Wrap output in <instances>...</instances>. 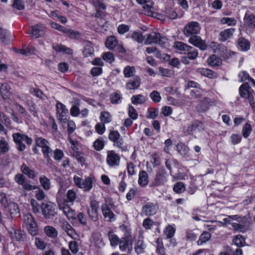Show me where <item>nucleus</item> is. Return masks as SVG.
Wrapping results in <instances>:
<instances>
[{
    "label": "nucleus",
    "mask_w": 255,
    "mask_h": 255,
    "mask_svg": "<svg viewBox=\"0 0 255 255\" xmlns=\"http://www.w3.org/2000/svg\"><path fill=\"white\" fill-rule=\"evenodd\" d=\"M57 116L58 119L61 121L66 120V116L68 111L65 105L61 103L58 102L56 104Z\"/></svg>",
    "instance_id": "nucleus-12"
},
{
    "label": "nucleus",
    "mask_w": 255,
    "mask_h": 255,
    "mask_svg": "<svg viewBox=\"0 0 255 255\" xmlns=\"http://www.w3.org/2000/svg\"><path fill=\"white\" fill-rule=\"evenodd\" d=\"M62 228L65 232L67 233V235L71 237L72 238H75L76 236V233L73 228V227L69 224L67 221L63 222L62 225Z\"/></svg>",
    "instance_id": "nucleus-21"
},
{
    "label": "nucleus",
    "mask_w": 255,
    "mask_h": 255,
    "mask_svg": "<svg viewBox=\"0 0 255 255\" xmlns=\"http://www.w3.org/2000/svg\"><path fill=\"white\" fill-rule=\"evenodd\" d=\"M233 242L238 247H243L245 244V240L241 235H237L233 239Z\"/></svg>",
    "instance_id": "nucleus-44"
},
{
    "label": "nucleus",
    "mask_w": 255,
    "mask_h": 255,
    "mask_svg": "<svg viewBox=\"0 0 255 255\" xmlns=\"http://www.w3.org/2000/svg\"><path fill=\"white\" fill-rule=\"evenodd\" d=\"M245 223H232V226L234 228L235 231H239L240 232L244 233L246 231V227L245 226Z\"/></svg>",
    "instance_id": "nucleus-51"
},
{
    "label": "nucleus",
    "mask_w": 255,
    "mask_h": 255,
    "mask_svg": "<svg viewBox=\"0 0 255 255\" xmlns=\"http://www.w3.org/2000/svg\"><path fill=\"white\" fill-rule=\"evenodd\" d=\"M83 52L85 57H88L93 54L94 49L90 44H89L85 46Z\"/></svg>",
    "instance_id": "nucleus-55"
},
{
    "label": "nucleus",
    "mask_w": 255,
    "mask_h": 255,
    "mask_svg": "<svg viewBox=\"0 0 255 255\" xmlns=\"http://www.w3.org/2000/svg\"><path fill=\"white\" fill-rule=\"evenodd\" d=\"M24 223L25 224L28 232L32 236H35L38 234V226L34 217L30 214H27L24 216Z\"/></svg>",
    "instance_id": "nucleus-1"
},
{
    "label": "nucleus",
    "mask_w": 255,
    "mask_h": 255,
    "mask_svg": "<svg viewBox=\"0 0 255 255\" xmlns=\"http://www.w3.org/2000/svg\"><path fill=\"white\" fill-rule=\"evenodd\" d=\"M188 42L196 47L199 48L201 50H204L207 48V44L204 40H202L200 37L196 35L190 36Z\"/></svg>",
    "instance_id": "nucleus-11"
},
{
    "label": "nucleus",
    "mask_w": 255,
    "mask_h": 255,
    "mask_svg": "<svg viewBox=\"0 0 255 255\" xmlns=\"http://www.w3.org/2000/svg\"><path fill=\"white\" fill-rule=\"evenodd\" d=\"M186 54L187 55V56L190 58V60H194L197 57L198 52L197 49L190 46V49L189 48Z\"/></svg>",
    "instance_id": "nucleus-46"
},
{
    "label": "nucleus",
    "mask_w": 255,
    "mask_h": 255,
    "mask_svg": "<svg viewBox=\"0 0 255 255\" xmlns=\"http://www.w3.org/2000/svg\"><path fill=\"white\" fill-rule=\"evenodd\" d=\"M175 229L170 225H168L164 231L167 239H171L174 235Z\"/></svg>",
    "instance_id": "nucleus-48"
},
{
    "label": "nucleus",
    "mask_w": 255,
    "mask_h": 255,
    "mask_svg": "<svg viewBox=\"0 0 255 255\" xmlns=\"http://www.w3.org/2000/svg\"><path fill=\"white\" fill-rule=\"evenodd\" d=\"M101 209L105 218L108 221H110L114 217V214L111 211L110 208L107 204H103L101 207Z\"/></svg>",
    "instance_id": "nucleus-24"
},
{
    "label": "nucleus",
    "mask_w": 255,
    "mask_h": 255,
    "mask_svg": "<svg viewBox=\"0 0 255 255\" xmlns=\"http://www.w3.org/2000/svg\"><path fill=\"white\" fill-rule=\"evenodd\" d=\"M177 151L183 156H188L189 148L183 143L180 142L176 145Z\"/></svg>",
    "instance_id": "nucleus-34"
},
{
    "label": "nucleus",
    "mask_w": 255,
    "mask_h": 255,
    "mask_svg": "<svg viewBox=\"0 0 255 255\" xmlns=\"http://www.w3.org/2000/svg\"><path fill=\"white\" fill-rule=\"evenodd\" d=\"M208 64L211 67L219 66L222 64V59L215 54L211 55L208 59Z\"/></svg>",
    "instance_id": "nucleus-20"
},
{
    "label": "nucleus",
    "mask_w": 255,
    "mask_h": 255,
    "mask_svg": "<svg viewBox=\"0 0 255 255\" xmlns=\"http://www.w3.org/2000/svg\"><path fill=\"white\" fill-rule=\"evenodd\" d=\"M52 47L58 52H63L69 55H71L73 53V51L71 48L67 47L61 44L53 45Z\"/></svg>",
    "instance_id": "nucleus-28"
},
{
    "label": "nucleus",
    "mask_w": 255,
    "mask_h": 255,
    "mask_svg": "<svg viewBox=\"0 0 255 255\" xmlns=\"http://www.w3.org/2000/svg\"><path fill=\"white\" fill-rule=\"evenodd\" d=\"M239 77H240L241 81H244L247 80L250 81L254 86H255V81L250 77V75L245 71H242L239 74Z\"/></svg>",
    "instance_id": "nucleus-47"
},
{
    "label": "nucleus",
    "mask_w": 255,
    "mask_h": 255,
    "mask_svg": "<svg viewBox=\"0 0 255 255\" xmlns=\"http://www.w3.org/2000/svg\"><path fill=\"white\" fill-rule=\"evenodd\" d=\"M14 180L25 190L30 191L38 188V186L31 185L29 181L26 180L24 176L21 174H17L14 177Z\"/></svg>",
    "instance_id": "nucleus-5"
},
{
    "label": "nucleus",
    "mask_w": 255,
    "mask_h": 255,
    "mask_svg": "<svg viewBox=\"0 0 255 255\" xmlns=\"http://www.w3.org/2000/svg\"><path fill=\"white\" fill-rule=\"evenodd\" d=\"M135 72L134 67L127 66L124 69V74L126 78H129L132 77Z\"/></svg>",
    "instance_id": "nucleus-39"
},
{
    "label": "nucleus",
    "mask_w": 255,
    "mask_h": 255,
    "mask_svg": "<svg viewBox=\"0 0 255 255\" xmlns=\"http://www.w3.org/2000/svg\"><path fill=\"white\" fill-rule=\"evenodd\" d=\"M92 3L95 7L96 9L101 8L103 10H105L106 7V5L101 2L100 0H93Z\"/></svg>",
    "instance_id": "nucleus-62"
},
{
    "label": "nucleus",
    "mask_w": 255,
    "mask_h": 255,
    "mask_svg": "<svg viewBox=\"0 0 255 255\" xmlns=\"http://www.w3.org/2000/svg\"><path fill=\"white\" fill-rule=\"evenodd\" d=\"M30 204L32 207V210L34 213L36 214L40 212V205L35 199H32L31 200Z\"/></svg>",
    "instance_id": "nucleus-54"
},
{
    "label": "nucleus",
    "mask_w": 255,
    "mask_h": 255,
    "mask_svg": "<svg viewBox=\"0 0 255 255\" xmlns=\"http://www.w3.org/2000/svg\"><path fill=\"white\" fill-rule=\"evenodd\" d=\"M8 205V212L11 217L19 214V209L16 204L11 202Z\"/></svg>",
    "instance_id": "nucleus-37"
},
{
    "label": "nucleus",
    "mask_w": 255,
    "mask_h": 255,
    "mask_svg": "<svg viewBox=\"0 0 255 255\" xmlns=\"http://www.w3.org/2000/svg\"><path fill=\"white\" fill-rule=\"evenodd\" d=\"M238 44L239 47L243 51H247L250 48V43L246 39L241 37L238 40Z\"/></svg>",
    "instance_id": "nucleus-31"
},
{
    "label": "nucleus",
    "mask_w": 255,
    "mask_h": 255,
    "mask_svg": "<svg viewBox=\"0 0 255 255\" xmlns=\"http://www.w3.org/2000/svg\"><path fill=\"white\" fill-rule=\"evenodd\" d=\"M50 25L51 26V27H52L55 29H57L63 33H65V32L66 31L67 28H66L63 26H62L56 22H51L50 23Z\"/></svg>",
    "instance_id": "nucleus-59"
},
{
    "label": "nucleus",
    "mask_w": 255,
    "mask_h": 255,
    "mask_svg": "<svg viewBox=\"0 0 255 255\" xmlns=\"http://www.w3.org/2000/svg\"><path fill=\"white\" fill-rule=\"evenodd\" d=\"M120 136L119 133L116 130L111 131L109 134V139L116 143L117 145L119 147H120L122 144L120 139Z\"/></svg>",
    "instance_id": "nucleus-30"
},
{
    "label": "nucleus",
    "mask_w": 255,
    "mask_h": 255,
    "mask_svg": "<svg viewBox=\"0 0 255 255\" xmlns=\"http://www.w3.org/2000/svg\"><path fill=\"white\" fill-rule=\"evenodd\" d=\"M150 98L154 103H158L160 101L161 97L160 94L157 91H152L149 95Z\"/></svg>",
    "instance_id": "nucleus-53"
},
{
    "label": "nucleus",
    "mask_w": 255,
    "mask_h": 255,
    "mask_svg": "<svg viewBox=\"0 0 255 255\" xmlns=\"http://www.w3.org/2000/svg\"><path fill=\"white\" fill-rule=\"evenodd\" d=\"M220 22L223 24H227L228 25H235L237 23L236 20L232 17H223Z\"/></svg>",
    "instance_id": "nucleus-49"
},
{
    "label": "nucleus",
    "mask_w": 255,
    "mask_h": 255,
    "mask_svg": "<svg viewBox=\"0 0 255 255\" xmlns=\"http://www.w3.org/2000/svg\"><path fill=\"white\" fill-rule=\"evenodd\" d=\"M9 147L7 142L4 140H0V151L2 153H4L8 151Z\"/></svg>",
    "instance_id": "nucleus-57"
},
{
    "label": "nucleus",
    "mask_w": 255,
    "mask_h": 255,
    "mask_svg": "<svg viewBox=\"0 0 255 255\" xmlns=\"http://www.w3.org/2000/svg\"><path fill=\"white\" fill-rule=\"evenodd\" d=\"M44 232L48 237L52 239H55L58 235L57 230L52 226H46L44 228Z\"/></svg>",
    "instance_id": "nucleus-32"
},
{
    "label": "nucleus",
    "mask_w": 255,
    "mask_h": 255,
    "mask_svg": "<svg viewBox=\"0 0 255 255\" xmlns=\"http://www.w3.org/2000/svg\"><path fill=\"white\" fill-rule=\"evenodd\" d=\"M138 184L141 186H146L148 182V174L145 171L139 172L138 175Z\"/></svg>",
    "instance_id": "nucleus-29"
},
{
    "label": "nucleus",
    "mask_w": 255,
    "mask_h": 255,
    "mask_svg": "<svg viewBox=\"0 0 255 255\" xmlns=\"http://www.w3.org/2000/svg\"><path fill=\"white\" fill-rule=\"evenodd\" d=\"M47 141L41 137H37L36 139V144L42 148V151L45 157L48 160L50 158L49 154L51 152L50 147L47 145Z\"/></svg>",
    "instance_id": "nucleus-9"
},
{
    "label": "nucleus",
    "mask_w": 255,
    "mask_h": 255,
    "mask_svg": "<svg viewBox=\"0 0 255 255\" xmlns=\"http://www.w3.org/2000/svg\"><path fill=\"white\" fill-rule=\"evenodd\" d=\"M120 245L119 247L121 251H124L127 249L128 250V252L129 253L132 249L130 240L128 236H125L122 238L119 243Z\"/></svg>",
    "instance_id": "nucleus-16"
},
{
    "label": "nucleus",
    "mask_w": 255,
    "mask_h": 255,
    "mask_svg": "<svg viewBox=\"0 0 255 255\" xmlns=\"http://www.w3.org/2000/svg\"><path fill=\"white\" fill-rule=\"evenodd\" d=\"M174 47L180 51L182 54H186L188 52L189 48L190 49V46L180 41H177L174 43Z\"/></svg>",
    "instance_id": "nucleus-23"
},
{
    "label": "nucleus",
    "mask_w": 255,
    "mask_h": 255,
    "mask_svg": "<svg viewBox=\"0 0 255 255\" xmlns=\"http://www.w3.org/2000/svg\"><path fill=\"white\" fill-rule=\"evenodd\" d=\"M30 92L31 94H33L35 96L41 99H42L44 96V94L41 90H40L39 89H36L33 87H31L30 88Z\"/></svg>",
    "instance_id": "nucleus-58"
},
{
    "label": "nucleus",
    "mask_w": 255,
    "mask_h": 255,
    "mask_svg": "<svg viewBox=\"0 0 255 255\" xmlns=\"http://www.w3.org/2000/svg\"><path fill=\"white\" fill-rule=\"evenodd\" d=\"M235 31V28H231L226 29L221 31L219 34V40L222 42H225L231 38Z\"/></svg>",
    "instance_id": "nucleus-19"
},
{
    "label": "nucleus",
    "mask_w": 255,
    "mask_h": 255,
    "mask_svg": "<svg viewBox=\"0 0 255 255\" xmlns=\"http://www.w3.org/2000/svg\"><path fill=\"white\" fill-rule=\"evenodd\" d=\"M198 72L202 75L209 78H216L218 76V74L217 73L209 69H200L198 70Z\"/></svg>",
    "instance_id": "nucleus-26"
},
{
    "label": "nucleus",
    "mask_w": 255,
    "mask_h": 255,
    "mask_svg": "<svg viewBox=\"0 0 255 255\" xmlns=\"http://www.w3.org/2000/svg\"><path fill=\"white\" fill-rule=\"evenodd\" d=\"M166 16L170 19H174L177 17V13L172 9H167L165 11Z\"/></svg>",
    "instance_id": "nucleus-60"
},
{
    "label": "nucleus",
    "mask_w": 255,
    "mask_h": 255,
    "mask_svg": "<svg viewBox=\"0 0 255 255\" xmlns=\"http://www.w3.org/2000/svg\"><path fill=\"white\" fill-rule=\"evenodd\" d=\"M59 209L62 210L68 219H73L75 215V211L67 205L59 206Z\"/></svg>",
    "instance_id": "nucleus-27"
},
{
    "label": "nucleus",
    "mask_w": 255,
    "mask_h": 255,
    "mask_svg": "<svg viewBox=\"0 0 255 255\" xmlns=\"http://www.w3.org/2000/svg\"><path fill=\"white\" fill-rule=\"evenodd\" d=\"M244 24L249 29H255V15L247 12L244 17Z\"/></svg>",
    "instance_id": "nucleus-15"
},
{
    "label": "nucleus",
    "mask_w": 255,
    "mask_h": 255,
    "mask_svg": "<svg viewBox=\"0 0 255 255\" xmlns=\"http://www.w3.org/2000/svg\"><path fill=\"white\" fill-rule=\"evenodd\" d=\"M129 27L128 25L122 24L120 25L118 27V31L120 34H124L126 32L128 31Z\"/></svg>",
    "instance_id": "nucleus-64"
},
{
    "label": "nucleus",
    "mask_w": 255,
    "mask_h": 255,
    "mask_svg": "<svg viewBox=\"0 0 255 255\" xmlns=\"http://www.w3.org/2000/svg\"><path fill=\"white\" fill-rule=\"evenodd\" d=\"M234 123L235 126H238L242 123H245V124L243 128L251 127V126L243 118H236L234 120Z\"/></svg>",
    "instance_id": "nucleus-52"
},
{
    "label": "nucleus",
    "mask_w": 255,
    "mask_h": 255,
    "mask_svg": "<svg viewBox=\"0 0 255 255\" xmlns=\"http://www.w3.org/2000/svg\"><path fill=\"white\" fill-rule=\"evenodd\" d=\"M100 119L102 123L97 124L95 128H102L104 126L105 124L108 123L111 121V115L109 113L106 112H103L101 113Z\"/></svg>",
    "instance_id": "nucleus-22"
},
{
    "label": "nucleus",
    "mask_w": 255,
    "mask_h": 255,
    "mask_svg": "<svg viewBox=\"0 0 255 255\" xmlns=\"http://www.w3.org/2000/svg\"><path fill=\"white\" fill-rule=\"evenodd\" d=\"M13 7L18 10H22L24 8V2L22 0H15L13 3Z\"/></svg>",
    "instance_id": "nucleus-63"
},
{
    "label": "nucleus",
    "mask_w": 255,
    "mask_h": 255,
    "mask_svg": "<svg viewBox=\"0 0 255 255\" xmlns=\"http://www.w3.org/2000/svg\"><path fill=\"white\" fill-rule=\"evenodd\" d=\"M211 238V234L208 232H203L200 236L199 240L197 241L198 245H201L202 244L207 242Z\"/></svg>",
    "instance_id": "nucleus-42"
},
{
    "label": "nucleus",
    "mask_w": 255,
    "mask_h": 255,
    "mask_svg": "<svg viewBox=\"0 0 255 255\" xmlns=\"http://www.w3.org/2000/svg\"><path fill=\"white\" fill-rule=\"evenodd\" d=\"M141 83V79L138 76H135L132 79L129 80L126 84V88L128 90L138 89Z\"/></svg>",
    "instance_id": "nucleus-18"
},
{
    "label": "nucleus",
    "mask_w": 255,
    "mask_h": 255,
    "mask_svg": "<svg viewBox=\"0 0 255 255\" xmlns=\"http://www.w3.org/2000/svg\"><path fill=\"white\" fill-rule=\"evenodd\" d=\"M11 238L13 240L20 241L23 240L24 235L22 232L20 230L12 229L9 231Z\"/></svg>",
    "instance_id": "nucleus-25"
},
{
    "label": "nucleus",
    "mask_w": 255,
    "mask_h": 255,
    "mask_svg": "<svg viewBox=\"0 0 255 255\" xmlns=\"http://www.w3.org/2000/svg\"><path fill=\"white\" fill-rule=\"evenodd\" d=\"M40 182L45 190H48L50 187V180L45 176H41L39 178Z\"/></svg>",
    "instance_id": "nucleus-45"
},
{
    "label": "nucleus",
    "mask_w": 255,
    "mask_h": 255,
    "mask_svg": "<svg viewBox=\"0 0 255 255\" xmlns=\"http://www.w3.org/2000/svg\"><path fill=\"white\" fill-rule=\"evenodd\" d=\"M253 91L251 89L250 87L247 83L241 85L240 88V95L242 97L248 99L249 101L253 100L252 93Z\"/></svg>",
    "instance_id": "nucleus-13"
},
{
    "label": "nucleus",
    "mask_w": 255,
    "mask_h": 255,
    "mask_svg": "<svg viewBox=\"0 0 255 255\" xmlns=\"http://www.w3.org/2000/svg\"><path fill=\"white\" fill-rule=\"evenodd\" d=\"M45 28V25L43 24H36L31 27L29 34L32 38H39L44 35Z\"/></svg>",
    "instance_id": "nucleus-8"
},
{
    "label": "nucleus",
    "mask_w": 255,
    "mask_h": 255,
    "mask_svg": "<svg viewBox=\"0 0 255 255\" xmlns=\"http://www.w3.org/2000/svg\"><path fill=\"white\" fill-rule=\"evenodd\" d=\"M130 37L138 43H141L143 40V36L140 32H134L131 34Z\"/></svg>",
    "instance_id": "nucleus-56"
},
{
    "label": "nucleus",
    "mask_w": 255,
    "mask_h": 255,
    "mask_svg": "<svg viewBox=\"0 0 255 255\" xmlns=\"http://www.w3.org/2000/svg\"><path fill=\"white\" fill-rule=\"evenodd\" d=\"M201 30L200 24L197 21H190L187 23L183 28V33L187 37L198 34Z\"/></svg>",
    "instance_id": "nucleus-3"
},
{
    "label": "nucleus",
    "mask_w": 255,
    "mask_h": 255,
    "mask_svg": "<svg viewBox=\"0 0 255 255\" xmlns=\"http://www.w3.org/2000/svg\"><path fill=\"white\" fill-rule=\"evenodd\" d=\"M55 206L51 203H42L41 205L42 214L46 219H51L55 216Z\"/></svg>",
    "instance_id": "nucleus-4"
},
{
    "label": "nucleus",
    "mask_w": 255,
    "mask_h": 255,
    "mask_svg": "<svg viewBox=\"0 0 255 255\" xmlns=\"http://www.w3.org/2000/svg\"><path fill=\"white\" fill-rule=\"evenodd\" d=\"M145 248V245L143 241L138 240L136 244L134 250L137 254H140L144 252Z\"/></svg>",
    "instance_id": "nucleus-43"
},
{
    "label": "nucleus",
    "mask_w": 255,
    "mask_h": 255,
    "mask_svg": "<svg viewBox=\"0 0 255 255\" xmlns=\"http://www.w3.org/2000/svg\"><path fill=\"white\" fill-rule=\"evenodd\" d=\"M166 181V172L163 167L159 169L151 186H158L163 184Z\"/></svg>",
    "instance_id": "nucleus-7"
},
{
    "label": "nucleus",
    "mask_w": 255,
    "mask_h": 255,
    "mask_svg": "<svg viewBox=\"0 0 255 255\" xmlns=\"http://www.w3.org/2000/svg\"><path fill=\"white\" fill-rule=\"evenodd\" d=\"M156 212V208L153 203H147L143 206L142 209V215L146 216H151L155 214Z\"/></svg>",
    "instance_id": "nucleus-17"
},
{
    "label": "nucleus",
    "mask_w": 255,
    "mask_h": 255,
    "mask_svg": "<svg viewBox=\"0 0 255 255\" xmlns=\"http://www.w3.org/2000/svg\"><path fill=\"white\" fill-rule=\"evenodd\" d=\"M128 115L129 117L133 120L136 119L137 118L138 115L137 112L132 106L128 107Z\"/></svg>",
    "instance_id": "nucleus-61"
},
{
    "label": "nucleus",
    "mask_w": 255,
    "mask_h": 255,
    "mask_svg": "<svg viewBox=\"0 0 255 255\" xmlns=\"http://www.w3.org/2000/svg\"><path fill=\"white\" fill-rule=\"evenodd\" d=\"M131 100L134 105L142 104L146 101V97L142 95L138 94L133 96Z\"/></svg>",
    "instance_id": "nucleus-33"
},
{
    "label": "nucleus",
    "mask_w": 255,
    "mask_h": 255,
    "mask_svg": "<svg viewBox=\"0 0 255 255\" xmlns=\"http://www.w3.org/2000/svg\"><path fill=\"white\" fill-rule=\"evenodd\" d=\"M118 44V41L114 36H109L106 42V46L109 49H113Z\"/></svg>",
    "instance_id": "nucleus-35"
},
{
    "label": "nucleus",
    "mask_w": 255,
    "mask_h": 255,
    "mask_svg": "<svg viewBox=\"0 0 255 255\" xmlns=\"http://www.w3.org/2000/svg\"><path fill=\"white\" fill-rule=\"evenodd\" d=\"M158 115V110L155 108H149L148 109L146 117L148 119H155Z\"/></svg>",
    "instance_id": "nucleus-41"
},
{
    "label": "nucleus",
    "mask_w": 255,
    "mask_h": 255,
    "mask_svg": "<svg viewBox=\"0 0 255 255\" xmlns=\"http://www.w3.org/2000/svg\"><path fill=\"white\" fill-rule=\"evenodd\" d=\"M120 156L113 150L107 152V161L110 166L118 165L120 162Z\"/></svg>",
    "instance_id": "nucleus-14"
},
{
    "label": "nucleus",
    "mask_w": 255,
    "mask_h": 255,
    "mask_svg": "<svg viewBox=\"0 0 255 255\" xmlns=\"http://www.w3.org/2000/svg\"><path fill=\"white\" fill-rule=\"evenodd\" d=\"M173 190L177 193H181L185 190V187L182 182H177L174 185Z\"/></svg>",
    "instance_id": "nucleus-50"
},
{
    "label": "nucleus",
    "mask_w": 255,
    "mask_h": 255,
    "mask_svg": "<svg viewBox=\"0 0 255 255\" xmlns=\"http://www.w3.org/2000/svg\"><path fill=\"white\" fill-rule=\"evenodd\" d=\"M98 202L95 200H92L90 203V207L88 209L87 213L90 218L94 222L98 219Z\"/></svg>",
    "instance_id": "nucleus-10"
},
{
    "label": "nucleus",
    "mask_w": 255,
    "mask_h": 255,
    "mask_svg": "<svg viewBox=\"0 0 255 255\" xmlns=\"http://www.w3.org/2000/svg\"><path fill=\"white\" fill-rule=\"evenodd\" d=\"M74 181L77 186L84 189L85 191H89L92 188L93 181L90 177H87L83 180L78 176H75Z\"/></svg>",
    "instance_id": "nucleus-6"
},
{
    "label": "nucleus",
    "mask_w": 255,
    "mask_h": 255,
    "mask_svg": "<svg viewBox=\"0 0 255 255\" xmlns=\"http://www.w3.org/2000/svg\"><path fill=\"white\" fill-rule=\"evenodd\" d=\"M0 40L4 44H7L9 42V34L5 29H0Z\"/></svg>",
    "instance_id": "nucleus-38"
},
{
    "label": "nucleus",
    "mask_w": 255,
    "mask_h": 255,
    "mask_svg": "<svg viewBox=\"0 0 255 255\" xmlns=\"http://www.w3.org/2000/svg\"><path fill=\"white\" fill-rule=\"evenodd\" d=\"M166 38L161 36L160 33L153 31L146 35L145 44L156 43L160 45L161 46H164L166 42Z\"/></svg>",
    "instance_id": "nucleus-2"
},
{
    "label": "nucleus",
    "mask_w": 255,
    "mask_h": 255,
    "mask_svg": "<svg viewBox=\"0 0 255 255\" xmlns=\"http://www.w3.org/2000/svg\"><path fill=\"white\" fill-rule=\"evenodd\" d=\"M10 88L7 84H3L1 85L0 88V92L4 98L8 97L10 94Z\"/></svg>",
    "instance_id": "nucleus-40"
},
{
    "label": "nucleus",
    "mask_w": 255,
    "mask_h": 255,
    "mask_svg": "<svg viewBox=\"0 0 255 255\" xmlns=\"http://www.w3.org/2000/svg\"><path fill=\"white\" fill-rule=\"evenodd\" d=\"M22 172L26 175L29 178H34L35 176L34 171L30 169L26 165L23 164L21 167Z\"/></svg>",
    "instance_id": "nucleus-36"
}]
</instances>
